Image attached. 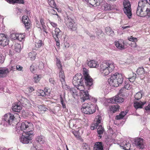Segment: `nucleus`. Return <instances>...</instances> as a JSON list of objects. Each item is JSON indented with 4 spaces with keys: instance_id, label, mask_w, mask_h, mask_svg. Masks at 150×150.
<instances>
[{
    "instance_id": "f3484780",
    "label": "nucleus",
    "mask_w": 150,
    "mask_h": 150,
    "mask_svg": "<svg viewBox=\"0 0 150 150\" xmlns=\"http://www.w3.org/2000/svg\"><path fill=\"white\" fill-rule=\"evenodd\" d=\"M119 94L116 95L115 96L110 98V103H122L123 102L124 99L121 97L119 96Z\"/></svg>"
},
{
    "instance_id": "20e7f679",
    "label": "nucleus",
    "mask_w": 150,
    "mask_h": 150,
    "mask_svg": "<svg viewBox=\"0 0 150 150\" xmlns=\"http://www.w3.org/2000/svg\"><path fill=\"white\" fill-rule=\"evenodd\" d=\"M82 112L86 114H91L96 111L95 105L93 103L88 102L83 104L81 108Z\"/></svg>"
},
{
    "instance_id": "4d7b16f0",
    "label": "nucleus",
    "mask_w": 150,
    "mask_h": 150,
    "mask_svg": "<svg viewBox=\"0 0 150 150\" xmlns=\"http://www.w3.org/2000/svg\"><path fill=\"white\" fill-rule=\"evenodd\" d=\"M125 89L127 90H129L130 89V85L128 83H125L124 87Z\"/></svg>"
},
{
    "instance_id": "aec40b11",
    "label": "nucleus",
    "mask_w": 150,
    "mask_h": 150,
    "mask_svg": "<svg viewBox=\"0 0 150 150\" xmlns=\"http://www.w3.org/2000/svg\"><path fill=\"white\" fill-rule=\"evenodd\" d=\"M101 120V117L100 115H98L96 118V122L92 124L91 126V129L94 130L95 128H97L99 124L100 123Z\"/></svg>"
},
{
    "instance_id": "2eb2a0df",
    "label": "nucleus",
    "mask_w": 150,
    "mask_h": 150,
    "mask_svg": "<svg viewBox=\"0 0 150 150\" xmlns=\"http://www.w3.org/2000/svg\"><path fill=\"white\" fill-rule=\"evenodd\" d=\"M59 74L60 80L62 83V87L63 88L67 89V85L66 84L65 81V77L63 71L60 70Z\"/></svg>"
},
{
    "instance_id": "9d476101",
    "label": "nucleus",
    "mask_w": 150,
    "mask_h": 150,
    "mask_svg": "<svg viewBox=\"0 0 150 150\" xmlns=\"http://www.w3.org/2000/svg\"><path fill=\"white\" fill-rule=\"evenodd\" d=\"M82 76L81 74H77L75 76L72 80V83L75 86H78L80 83H83L82 80Z\"/></svg>"
},
{
    "instance_id": "7c9ffc66",
    "label": "nucleus",
    "mask_w": 150,
    "mask_h": 150,
    "mask_svg": "<svg viewBox=\"0 0 150 150\" xmlns=\"http://www.w3.org/2000/svg\"><path fill=\"white\" fill-rule=\"evenodd\" d=\"M94 150H103V147L101 142H96L94 145Z\"/></svg>"
},
{
    "instance_id": "6e6552de",
    "label": "nucleus",
    "mask_w": 150,
    "mask_h": 150,
    "mask_svg": "<svg viewBox=\"0 0 150 150\" xmlns=\"http://www.w3.org/2000/svg\"><path fill=\"white\" fill-rule=\"evenodd\" d=\"M83 70L85 72L84 74V78L85 79V83L87 86L91 87L93 84V80L89 75L86 68H83Z\"/></svg>"
},
{
    "instance_id": "a878e982",
    "label": "nucleus",
    "mask_w": 150,
    "mask_h": 150,
    "mask_svg": "<svg viewBox=\"0 0 150 150\" xmlns=\"http://www.w3.org/2000/svg\"><path fill=\"white\" fill-rule=\"evenodd\" d=\"M67 89H65L66 90H68L70 91L71 93L73 96L74 95H78V91L76 90V88H70L69 86L67 85Z\"/></svg>"
},
{
    "instance_id": "09e8293b",
    "label": "nucleus",
    "mask_w": 150,
    "mask_h": 150,
    "mask_svg": "<svg viewBox=\"0 0 150 150\" xmlns=\"http://www.w3.org/2000/svg\"><path fill=\"white\" fill-rule=\"evenodd\" d=\"M41 76L40 75H37L35 74L34 76L33 79L35 82L36 83L38 82L40 80Z\"/></svg>"
},
{
    "instance_id": "f03ea898",
    "label": "nucleus",
    "mask_w": 150,
    "mask_h": 150,
    "mask_svg": "<svg viewBox=\"0 0 150 150\" xmlns=\"http://www.w3.org/2000/svg\"><path fill=\"white\" fill-rule=\"evenodd\" d=\"M114 68L113 63L105 61L101 64L100 71L102 76H105L112 72Z\"/></svg>"
},
{
    "instance_id": "79ce46f5",
    "label": "nucleus",
    "mask_w": 150,
    "mask_h": 150,
    "mask_svg": "<svg viewBox=\"0 0 150 150\" xmlns=\"http://www.w3.org/2000/svg\"><path fill=\"white\" fill-rule=\"evenodd\" d=\"M136 72L139 75L144 74L145 73L144 69L143 67L139 68L136 71Z\"/></svg>"
},
{
    "instance_id": "6ab92c4d",
    "label": "nucleus",
    "mask_w": 150,
    "mask_h": 150,
    "mask_svg": "<svg viewBox=\"0 0 150 150\" xmlns=\"http://www.w3.org/2000/svg\"><path fill=\"white\" fill-rule=\"evenodd\" d=\"M10 71L6 67L0 68V78L6 77Z\"/></svg>"
},
{
    "instance_id": "e433bc0d",
    "label": "nucleus",
    "mask_w": 150,
    "mask_h": 150,
    "mask_svg": "<svg viewBox=\"0 0 150 150\" xmlns=\"http://www.w3.org/2000/svg\"><path fill=\"white\" fill-rule=\"evenodd\" d=\"M36 55L37 53L34 51H32L28 54V56L32 61L35 60Z\"/></svg>"
},
{
    "instance_id": "ea45409f",
    "label": "nucleus",
    "mask_w": 150,
    "mask_h": 150,
    "mask_svg": "<svg viewBox=\"0 0 150 150\" xmlns=\"http://www.w3.org/2000/svg\"><path fill=\"white\" fill-rule=\"evenodd\" d=\"M56 1L57 0H48V3L52 7L56 8H57L55 3V1Z\"/></svg>"
},
{
    "instance_id": "4468645a",
    "label": "nucleus",
    "mask_w": 150,
    "mask_h": 150,
    "mask_svg": "<svg viewBox=\"0 0 150 150\" xmlns=\"http://www.w3.org/2000/svg\"><path fill=\"white\" fill-rule=\"evenodd\" d=\"M135 144L138 147L141 149H143L144 147L143 139L140 138H137L135 139Z\"/></svg>"
},
{
    "instance_id": "c03bdc74",
    "label": "nucleus",
    "mask_w": 150,
    "mask_h": 150,
    "mask_svg": "<svg viewBox=\"0 0 150 150\" xmlns=\"http://www.w3.org/2000/svg\"><path fill=\"white\" fill-rule=\"evenodd\" d=\"M38 108L39 111L41 112L45 111L48 110V109L46 108L44 105H39L38 106Z\"/></svg>"
},
{
    "instance_id": "58836bf2",
    "label": "nucleus",
    "mask_w": 150,
    "mask_h": 150,
    "mask_svg": "<svg viewBox=\"0 0 150 150\" xmlns=\"http://www.w3.org/2000/svg\"><path fill=\"white\" fill-rule=\"evenodd\" d=\"M127 111H126L125 112H122L120 113L119 115L116 116L117 119L118 120L122 119L127 114Z\"/></svg>"
},
{
    "instance_id": "f257e3e1",
    "label": "nucleus",
    "mask_w": 150,
    "mask_h": 150,
    "mask_svg": "<svg viewBox=\"0 0 150 150\" xmlns=\"http://www.w3.org/2000/svg\"><path fill=\"white\" fill-rule=\"evenodd\" d=\"M20 125V124L19 123L16 124V132L17 133L21 134L24 132L28 136L33 135V129L32 127L33 125L31 123L25 121L21 123L20 127L18 126Z\"/></svg>"
},
{
    "instance_id": "ddd939ff",
    "label": "nucleus",
    "mask_w": 150,
    "mask_h": 150,
    "mask_svg": "<svg viewBox=\"0 0 150 150\" xmlns=\"http://www.w3.org/2000/svg\"><path fill=\"white\" fill-rule=\"evenodd\" d=\"M120 146L122 149L125 150H133V149L132 148L133 146H131L129 142L125 141H124L121 143Z\"/></svg>"
},
{
    "instance_id": "69168bd1",
    "label": "nucleus",
    "mask_w": 150,
    "mask_h": 150,
    "mask_svg": "<svg viewBox=\"0 0 150 150\" xmlns=\"http://www.w3.org/2000/svg\"><path fill=\"white\" fill-rule=\"evenodd\" d=\"M87 34L89 35L90 37L93 39H94L95 38V36L94 35H93L92 34H90L88 32L87 33Z\"/></svg>"
},
{
    "instance_id": "72a5a7b5",
    "label": "nucleus",
    "mask_w": 150,
    "mask_h": 150,
    "mask_svg": "<svg viewBox=\"0 0 150 150\" xmlns=\"http://www.w3.org/2000/svg\"><path fill=\"white\" fill-rule=\"evenodd\" d=\"M36 141L40 144L44 143L45 142V137L43 136H38L36 138Z\"/></svg>"
},
{
    "instance_id": "7ed1b4c3",
    "label": "nucleus",
    "mask_w": 150,
    "mask_h": 150,
    "mask_svg": "<svg viewBox=\"0 0 150 150\" xmlns=\"http://www.w3.org/2000/svg\"><path fill=\"white\" fill-rule=\"evenodd\" d=\"M123 79L122 74L116 73L111 75L110 77L108 79V81L111 86L117 87L123 82Z\"/></svg>"
},
{
    "instance_id": "412c9836",
    "label": "nucleus",
    "mask_w": 150,
    "mask_h": 150,
    "mask_svg": "<svg viewBox=\"0 0 150 150\" xmlns=\"http://www.w3.org/2000/svg\"><path fill=\"white\" fill-rule=\"evenodd\" d=\"M115 5H110L105 3L102 5V6H101V8L102 10H103L105 11H109L115 9Z\"/></svg>"
},
{
    "instance_id": "393cba45",
    "label": "nucleus",
    "mask_w": 150,
    "mask_h": 150,
    "mask_svg": "<svg viewBox=\"0 0 150 150\" xmlns=\"http://www.w3.org/2000/svg\"><path fill=\"white\" fill-rule=\"evenodd\" d=\"M22 107L20 103H16L15 105L12 106V109L13 111L16 112H19L22 109Z\"/></svg>"
},
{
    "instance_id": "6e6d98bb",
    "label": "nucleus",
    "mask_w": 150,
    "mask_h": 150,
    "mask_svg": "<svg viewBox=\"0 0 150 150\" xmlns=\"http://www.w3.org/2000/svg\"><path fill=\"white\" fill-rule=\"evenodd\" d=\"M60 100L61 104L62 105L63 108H66L65 104L64 103L62 98L61 96H60Z\"/></svg>"
},
{
    "instance_id": "1a4fd4ad",
    "label": "nucleus",
    "mask_w": 150,
    "mask_h": 150,
    "mask_svg": "<svg viewBox=\"0 0 150 150\" xmlns=\"http://www.w3.org/2000/svg\"><path fill=\"white\" fill-rule=\"evenodd\" d=\"M65 20L66 24L68 28L73 30H76V28L73 19L67 16L65 18Z\"/></svg>"
},
{
    "instance_id": "dca6fc26",
    "label": "nucleus",
    "mask_w": 150,
    "mask_h": 150,
    "mask_svg": "<svg viewBox=\"0 0 150 150\" xmlns=\"http://www.w3.org/2000/svg\"><path fill=\"white\" fill-rule=\"evenodd\" d=\"M50 93V90L46 88L45 89L44 91L42 90H38L37 93L38 96L42 97H47L49 96Z\"/></svg>"
},
{
    "instance_id": "8fccbe9b",
    "label": "nucleus",
    "mask_w": 150,
    "mask_h": 150,
    "mask_svg": "<svg viewBox=\"0 0 150 150\" xmlns=\"http://www.w3.org/2000/svg\"><path fill=\"white\" fill-rule=\"evenodd\" d=\"M142 96V93L139 92L136 93V95L134 96V98L135 99L137 100H138L140 99L141 98Z\"/></svg>"
},
{
    "instance_id": "f8f14e48",
    "label": "nucleus",
    "mask_w": 150,
    "mask_h": 150,
    "mask_svg": "<svg viewBox=\"0 0 150 150\" xmlns=\"http://www.w3.org/2000/svg\"><path fill=\"white\" fill-rule=\"evenodd\" d=\"M9 40L7 36L4 34H0V45L4 47L8 44Z\"/></svg>"
},
{
    "instance_id": "774afa93",
    "label": "nucleus",
    "mask_w": 150,
    "mask_h": 150,
    "mask_svg": "<svg viewBox=\"0 0 150 150\" xmlns=\"http://www.w3.org/2000/svg\"><path fill=\"white\" fill-rule=\"evenodd\" d=\"M49 23L53 27L55 28L57 26V24L56 23L52 22L50 21H49Z\"/></svg>"
},
{
    "instance_id": "c756f323",
    "label": "nucleus",
    "mask_w": 150,
    "mask_h": 150,
    "mask_svg": "<svg viewBox=\"0 0 150 150\" xmlns=\"http://www.w3.org/2000/svg\"><path fill=\"white\" fill-rule=\"evenodd\" d=\"M88 65L90 67L96 68L98 66L97 62L94 60L89 61Z\"/></svg>"
},
{
    "instance_id": "423d86ee",
    "label": "nucleus",
    "mask_w": 150,
    "mask_h": 150,
    "mask_svg": "<svg viewBox=\"0 0 150 150\" xmlns=\"http://www.w3.org/2000/svg\"><path fill=\"white\" fill-rule=\"evenodd\" d=\"M124 13L130 18L132 15L130 2L128 0H124L123 2Z\"/></svg>"
},
{
    "instance_id": "b1692460",
    "label": "nucleus",
    "mask_w": 150,
    "mask_h": 150,
    "mask_svg": "<svg viewBox=\"0 0 150 150\" xmlns=\"http://www.w3.org/2000/svg\"><path fill=\"white\" fill-rule=\"evenodd\" d=\"M115 45L116 47L119 49L122 50L125 48L124 45V42L122 40L115 41Z\"/></svg>"
},
{
    "instance_id": "9b49d317",
    "label": "nucleus",
    "mask_w": 150,
    "mask_h": 150,
    "mask_svg": "<svg viewBox=\"0 0 150 150\" xmlns=\"http://www.w3.org/2000/svg\"><path fill=\"white\" fill-rule=\"evenodd\" d=\"M25 134V136L23 134L21 137H20V142L24 144H27L30 142H31V137L33 136V134L31 136H28L27 134Z\"/></svg>"
},
{
    "instance_id": "603ef678",
    "label": "nucleus",
    "mask_w": 150,
    "mask_h": 150,
    "mask_svg": "<svg viewBox=\"0 0 150 150\" xmlns=\"http://www.w3.org/2000/svg\"><path fill=\"white\" fill-rule=\"evenodd\" d=\"M21 45L19 44H16L15 45V50L18 52L21 51Z\"/></svg>"
},
{
    "instance_id": "de8ad7c7",
    "label": "nucleus",
    "mask_w": 150,
    "mask_h": 150,
    "mask_svg": "<svg viewBox=\"0 0 150 150\" xmlns=\"http://www.w3.org/2000/svg\"><path fill=\"white\" fill-rule=\"evenodd\" d=\"M89 3L91 5L94 6H99L97 5V1L96 0H88Z\"/></svg>"
},
{
    "instance_id": "c9c22d12",
    "label": "nucleus",
    "mask_w": 150,
    "mask_h": 150,
    "mask_svg": "<svg viewBox=\"0 0 150 150\" xmlns=\"http://www.w3.org/2000/svg\"><path fill=\"white\" fill-rule=\"evenodd\" d=\"M76 121L75 120H71L70 121L69 126L70 128L74 129L76 127Z\"/></svg>"
},
{
    "instance_id": "49530a36",
    "label": "nucleus",
    "mask_w": 150,
    "mask_h": 150,
    "mask_svg": "<svg viewBox=\"0 0 150 150\" xmlns=\"http://www.w3.org/2000/svg\"><path fill=\"white\" fill-rule=\"evenodd\" d=\"M21 103L22 104V105L24 106L29 104V102L27 99L23 98L21 99Z\"/></svg>"
},
{
    "instance_id": "4be33fe9",
    "label": "nucleus",
    "mask_w": 150,
    "mask_h": 150,
    "mask_svg": "<svg viewBox=\"0 0 150 150\" xmlns=\"http://www.w3.org/2000/svg\"><path fill=\"white\" fill-rule=\"evenodd\" d=\"M80 95L81 97V98L82 99L81 100L82 102H83L85 100H89V102L90 101V96H89L88 92L87 91L81 92Z\"/></svg>"
},
{
    "instance_id": "680f3d73",
    "label": "nucleus",
    "mask_w": 150,
    "mask_h": 150,
    "mask_svg": "<svg viewBox=\"0 0 150 150\" xmlns=\"http://www.w3.org/2000/svg\"><path fill=\"white\" fill-rule=\"evenodd\" d=\"M35 67L33 65H32L30 67V70L33 73H34L35 70Z\"/></svg>"
},
{
    "instance_id": "3c124183",
    "label": "nucleus",
    "mask_w": 150,
    "mask_h": 150,
    "mask_svg": "<svg viewBox=\"0 0 150 150\" xmlns=\"http://www.w3.org/2000/svg\"><path fill=\"white\" fill-rule=\"evenodd\" d=\"M24 38V36L23 35L21 34H17V40L21 41Z\"/></svg>"
},
{
    "instance_id": "0eeeda50",
    "label": "nucleus",
    "mask_w": 150,
    "mask_h": 150,
    "mask_svg": "<svg viewBox=\"0 0 150 150\" xmlns=\"http://www.w3.org/2000/svg\"><path fill=\"white\" fill-rule=\"evenodd\" d=\"M136 14L137 16L140 17H144L146 16H150V8L145 9L137 8Z\"/></svg>"
},
{
    "instance_id": "bf43d9fd",
    "label": "nucleus",
    "mask_w": 150,
    "mask_h": 150,
    "mask_svg": "<svg viewBox=\"0 0 150 150\" xmlns=\"http://www.w3.org/2000/svg\"><path fill=\"white\" fill-rule=\"evenodd\" d=\"M125 91V88L123 87L119 91V95L121 96L122 95V93L124 92V91Z\"/></svg>"
},
{
    "instance_id": "338daca9",
    "label": "nucleus",
    "mask_w": 150,
    "mask_h": 150,
    "mask_svg": "<svg viewBox=\"0 0 150 150\" xmlns=\"http://www.w3.org/2000/svg\"><path fill=\"white\" fill-rule=\"evenodd\" d=\"M97 1V5L99 6L100 5V4L103 2V0H96Z\"/></svg>"
},
{
    "instance_id": "a211bd4d",
    "label": "nucleus",
    "mask_w": 150,
    "mask_h": 150,
    "mask_svg": "<svg viewBox=\"0 0 150 150\" xmlns=\"http://www.w3.org/2000/svg\"><path fill=\"white\" fill-rule=\"evenodd\" d=\"M147 0H140L138 3V8L145 9H149L147 8L149 6Z\"/></svg>"
},
{
    "instance_id": "864d4df0",
    "label": "nucleus",
    "mask_w": 150,
    "mask_h": 150,
    "mask_svg": "<svg viewBox=\"0 0 150 150\" xmlns=\"http://www.w3.org/2000/svg\"><path fill=\"white\" fill-rule=\"evenodd\" d=\"M59 109V108L58 106H55L54 109V110H52V109H50V112H51L53 114H55L57 113V112L56 110H58Z\"/></svg>"
},
{
    "instance_id": "2f4dec72",
    "label": "nucleus",
    "mask_w": 150,
    "mask_h": 150,
    "mask_svg": "<svg viewBox=\"0 0 150 150\" xmlns=\"http://www.w3.org/2000/svg\"><path fill=\"white\" fill-rule=\"evenodd\" d=\"M105 32L108 35L113 36L114 35V31L109 27H107L105 28Z\"/></svg>"
},
{
    "instance_id": "5701e85b",
    "label": "nucleus",
    "mask_w": 150,
    "mask_h": 150,
    "mask_svg": "<svg viewBox=\"0 0 150 150\" xmlns=\"http://www.w3.org/2000/svg\"><path fill=\"white\" fill-rule=\"evenodd\" d=\"M22 21L26 28L27 29L29 28L30 25V23L28 17L26 16H23L22 17Z\"/></svg>"
},
{
    "instance_id": "4c0bfd02",
    "label": "nucleus",
    "mask_w": 150,
    "mask_h": 150,
    "mask_svg": "<svg viewBox=\"0 0 150 150\" xmlns=\"http://www.w3.org/2000/svg\"><path fill=\"white\" fill-rule=\"evenodd\" d=\"M127 111H126L125 112H122L120 113L119 115L116 116L117 119L118 120L122 119L127 114Z\"/></svg>"
},
{
    "instance_id": "cd10ccee",
    "label": "nucleus",
    "mask_w": 150,
    "mask_h": 150,
    "mask_svg": "<svg viewBox=\"0 0 150 150\" xmlns=\"http://www.w3.org/2000/svg\"><path fill=\"white\" fill-rule=\"evenodd\" d=\"M146 103V102H142L141 101H140L139 102L135 101L134 103V106L135 108L137 109L139 108H142V106H143Z\"/></svg>"
},
{
    "instance_id": "0e129e2a",
    "label": "nucleus",
    "mask_w": 150,
    "mask_h": 150,
    "mask_svg": "<svg viewBox=\"0 0 150 150\" xmlns=\"http://www.w3.org/2000/svg\"><path fill=\"white\" fill-rule=\"evenodd\" d=\"M16 68L17 70L19 71H21L23 68L22 67L19 65H17L16 66Z\"/></svg>"
},
{
    "instance_id": "39448f33",
    "label": "nucleus",
    "mask_w": 150,
    "mask_h": 150,
    "mask_svg": "<svg viewBox=\"0 0 150 150\" xmlns=\"http://www.w3.org/2000/svg\"><path fill=\"white\" fill-rule=\"evenodd\" d=\"M15 117L13 115L10 113L5 114L1 123V125L6 126L8 125L14 126L16 124L14 123Z\"/></svg>"
},
{
    "instance_id": "c85d7f7f",
    "label": "nucleus",
    "mask_w": 150,
    "mask_h": 150,
    "mask_svg": "<svg viewBox=\"0 0 150 150\" xmlns=\"http://www.w3.org/2000/svg\"><path fill=\"white\" fill-rule=\"evenodd\" d=\"M43 45L42 41L40 40H37L35 42V47L33 48V50H36Z\"/></svg>"
},
{
    "instance_id": "13d9d810",
    "label": "nucleus",
    "mask_w": 150,
    "mask_h": 150,
    "mask_svg": "<svg viewBox=\"0 0 150 150\" xmlns=\"http://www.w3.org/2000/svg\"><path fill=\"white\" fill-rule=\"evenodd\" d=\"M128 40L130 41H132V42H135V41H137V38H135L132 36H131L129 38H128Z\"/></svg>"
},
{
    "instance_id": "f704fd0d",
    "label": "nucleus",
    "mask_w": 150,
    "mask_h": 150,
    "mask_svg": "<svg viewBox=\"0 0 150 150\" xmlns=\"http://www.w3.org/2000/svg\"><path fill=\"white\" fill-rule=\"evenodd\" d=\"M110 111L115 112L118 111L119 109L120 106L117 104L116 105H112L110 106Z\"/></svg>"
},
{
    "instance_id": "37998d69",
    "label": "nucleus",
    "mask_w": 150,
    "mask_h": 150,
    "mask_svg": "<svg viewBox=\"0 0 150 150\" xmlns=\"http://www.w3.org/2000/svg\"><path fill=\"white\" fill-rule=\"evenodd\" d=\"M83 83H80V84L78 86H75L76 87V88L77 90L79 91V92H82L83 91H84V86L83 85Z\"/></svg>"
},
{
    "instance_id": "a19ab883",
    "label": "nucleus",
    "mask_w": 150,
    "mask_h": 150,
    "mask_svg": "<svg viewBox=\"0 0 150 150\" xmlns=\"http://www.w3.org/2000/svg\"><path fill=\"white\" fill-rule=\"evenodd\" d=\"M7 1L10 4H14L17 3L23 4L24 3L23 0H7Z\"/></svg>"
},
{
    "instance_id": "e2e57ef3",
    "label": "nucleus",
    "mask_w": 150,
    "mask_h": 150,
    "mask_svg": "<svg viewBox=\"0 0 150 150\" xmlns=\"http://www.w3.org/2000/svg\"><path fill=\"white\" fill-rule=\"evenodd\" d=\"M39 68L40 69H42L44 67V64L42 62H40L39 63V65L38 66Z\"/></svg>"
},
{
    "instance_id": "bb28decb",
    "label": "nucleus",
    "mask_w": 150,
    "mask_h": 150,
    "mask_svg": "<svg viewBox=\"0 0 150 150\" xmlns=\"http://www.w3.org/2000/svg\"><path fill=\"white\" fill-rule=\"evenodd\" d=\"M54 34H53V36L54 39L58 38L61 37V31L58 28H56L54 30Z\"/></svg>"
},
{
    "instance_id": "5fc2aeb1",
    "label": "nucleus",
    "mask_w": 150,
    "mask_h": 150,
    "mask_svg": "<svg viewBox=\"0 0 150 150\" xmlns=\"http://www.w3.org/2000/svg\"><path fill=\"white\" fill-rule=\"evenodd\" d=\"M17 33H13L11 34L10 35L11 38L13 40H17Z\"/></svg>"
},
{
    "instance_id": "a18cd8bd",
    "label": "nucleus",
    "mask_w": 150,
    "mask_h": 150,
    "mask_svg": "<svg viewBox=\"0 0 150 150\" xmlns=\"http://www.w3.org/2000/svg\"><path fill=\"white\" fill-rule=\"evenodd\" d=\"M132 75H130V76H129L128 78L129 81L130 82H134L135 80L136 77V75L135 73L132 72Z\"/></svg>"
},
{
    "instance_id": "052dcab7",
    "label": "nucleus",
    "mask_w": 150,
    "mask_h": 150,
    "mask_svg": "<svg viewBox=\"0 0 150 150\" xmlns=\"http://www.w3.org/2000/svg\"><path fill=\"white\" fill-rule=\"evenodd\" d=\"M83 149L85 150H91L90 147L86 144L83 146Z\"/></svg>"
},
{
    "instance_id": "473e14b6",
    "label": "nucleus",
    "mask_w": 150,
    "mask_h": 150,
    "mask_svg": "<svg viewBox=\"0 0 150 150\" xmlns=\"http://www.w3.org/2000/svg\"><path fill=\"white\" fill-rule=\"evenodd\" d=\"M104 129L103 127H102V125H99L98 128H97V132L98 134H99L98 137L101 138L102 137L101 134H103L104 132Z\"/></svg>"
}]
</instances>
